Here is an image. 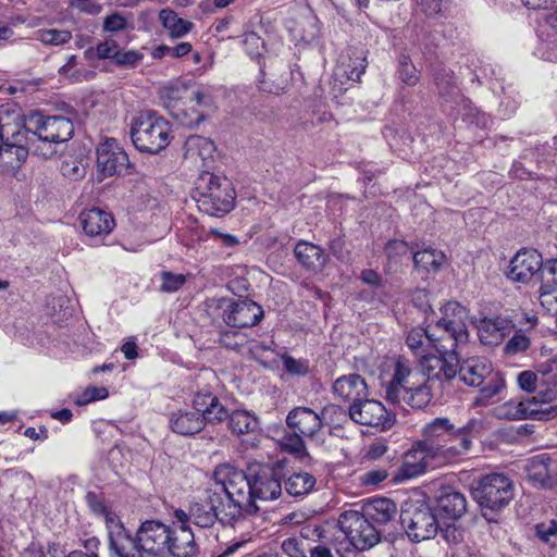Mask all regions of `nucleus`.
<instances>
[{"label": "nucleus", "mask_w": 557, "mask_h": 557, "mask_svg": "<svg viewBox=\"0 0 557 557\" xmlns=\"http://www.w3.org/2000/svg\"><path fill=\"white\" fill-rule=\"evenodd\" d=\"M193 100L198 106L196 116L188 121L189 125L199 124L210 113L214 111V100L211 90L206 87H200L193 92Z\"/></svg>", "instance_id": "obj_43"}, {"label": "nucleus", "mask_w": 557, "mask_h": 557, "mask_svg": "<svg viewBox=\"0 0 557 557\" xmlns=\"http://www.w3.org/2000/svg\"><path fill=\"white\" fill-rule=\"evenodd\" d=\"M284 468L281 463L265 466L251 478L252 499L273 500L282 493L281 479L284 475Z\"/></svg>", "instance_id": "obj_17"}, {"label": "nucleus", "mask_w": 557, "mask_h": 557, "mask_svg": "<svg viewBox=\"0 0 557 557\" xmlns=\"http://www.w3.org/2000/svg\"><path fill=\"white\" fill-rule=\"evenodd\" d=\"M436 506L442 518L457 520L467 511V499L462 493L446 487L440 492Z\"/></svg>", "instance_id": "obj_26"}, {"label": "nucleus", "mask_w": 557, "mask_h": 557, "mask_svg": "<svg viewBox=\"0 0 557 557\" xmlns=\"http://www.w3.org/2000/svg\"><path fill=\"white\" fill-rule=\"evenodd\" d=\"M226 507L222 502L221 493L207 487L189 506L190 521L200 528H211L216 521L221 523H233L224 521L223 517Z\"/></svg>", "instance_id": "obj_13"}, {"label": "nucleus", "mask_w": 557, "mask_h": 557, "mask_svg": "<svg viewBox=\"0 0 557 557\" xmlns=\"http://www.w3.org/2000/svg\"><path fill=\"white\" fill-rule=\"evenodd\" d=\"M171 127L156 112L141 111L131 125V138L134 146L143 152L158 153L170 144Z\"/></svg>", "instance_id": "obj_8"}, {"label": "nucleus", "mask_w": 557, "mask_h": 557, "mask_svg": "<svg viewBox=\"0 0 557 557\" xmlns=\"http://www.w3.org/2000/svg\"><path fill=\"white\" fill-rule=\"evenodd\" d=\"M139 547L152 557H193L197 545L188 525H170L161 520L150 519L137 529Z\"/></svg>", "instance_id": "obj_2"}, {"label": "nucleus", "mask_w": 557, "mask_h": 557, "mask_svg": "<svg viewBox=\"0 0 557 557\" xmlns=\"http://www.w3.org/2000/svg\"><path fill=\"white\" fill-rule=\"evenodd\" d=\"M517 384L527 393H534L539 388V396L543 403H550L557 399V381L555 379L540 383L537 373L525 370L518 374Z\"/></svg>", "instance_id": "obj_25"}, {"label": "nucleus", "mask_w": 557, "mask_h": 557, "mask_svg": "<svg viewBox=\"0 0 557 557\" xmlns=\"http://www.w3.org/2000/svg\"><path fill=\"white\" fill-rule=\"evenodd\" d=\"M423 438L418 443L435 457V463H450L467 454L469 442H457L456 425L446 417L425 423L421 430Z\"/></svg>", "instance_id": "obj_5"}, {"label": "nucleus", "mask_w": 557, "mask_h": 557, "mask_svg": "<svg viewBox=\"0 0 557 557\" xmlns=\"http://www.w3.org/2000/svg\"><path fill=\"white\" fill-rule=\"evenodd\" d=\"M406 345L410 351L419 358V362L422 361L423 358L434 356L432 352L431 330L421 326L412 327L407 334Z\"/></svg>", "instance_id": "obj_37"}, {"label": "nucleus", "mask_w": 557, "mask_h": 557, "mask_svg": "<svg viewBox=\"0 0 557 557\" xmlns=\"http://www.w3.org/2000/svg\"><path fill=\"white\" fill-rule=\"evenodd\" d=\"M552 465V458L547 454H541L530 458L524 466L528 480L536 486H548L552 482V473L554 471Z\"/></svg>", "instance_id": "obj_32"}, {"label": "nucleus", "mask_w": 557, "mask_h": 557, "mask_svg": "<svg viewBox=\"0 0 557 557\" xmlns=\"http://www.w3.org/2000/svg\"><path fill=\"white\" fill-rule=\"evenodd\" d=\"M317 480L309 472H294L285 479L284 488L287 495L302 497L311 493Z\"/></svg>", "instance_id": "obj_40"}, {"label": "nucleus", "mask_w": 557, "mask_h": 557, "mask_svg": "<svg viewBox=\"0 0 557 557\" xmlns=\"http://www.w3.org/2000/svg\"><path fill=\"white\" fill-rule=\"evenodd\" d=\"M79 220L84 232L90 237L108 235L114 227L113 216L99 208L83 211L79 215Z\"/></svg>", "instance_id": "obj_23"}, {"label": "nucleus", "mask_w": 557, "mask_h": 557, "mask_svg": "<svg viewBox=\"0 0 557 557\" xmlns=\"http://www.w3.org/2000/svg\"><path fill=\"white\" fill-rule=\"evenodd\" d=\"M72 34L65 29H45L38 35V39L45 45L60 46L69 42Z\"/></svg>", "instance_id": "obj_50"}, {"label": "nucleus", "mask_w": 557, "mask_h": 557, "mask_svg": "<svg viewBox=\"0 0 557 557\" xmlns=\"http://www.w3.org/2000/svg\"><path fill=\"white\" fill-rule=\"evenodd\" d=\"M440 325L455 332L460 338L468 332V310L457 301H448L441 308Z\"/></svg>", "instance_id": "obj_27"}, {"label": "nucleus", "mask_w": 557, "mask_h": 557, "mask_svg": "<svg viewBox=\"0 0 557 557\" xmlns=\"http://www.w3.org/2000/svg\"><path fill=\"white\" fill-rule=\"evenodd\" d=\"M110 550L116 557H143L144 550L139 547L137 533L135 536L128 530L115 532L109 539Z\"/></svg>", "instance_id": "obj_35"}, {"label": "nucleus", "mask_w": 557, "mask_h": 557, "mask_svg": "<svg viewBox=\"0 0 557 557\" xmlns=\"http://www.w3.org/2000/svg\"><path fill=\"white\" fill-rule=\"evenodd\" d=\"M283 364L285 370L294 375H305L309 371V366L307 361L295 359L289 356L283 358Z\"/></svg>", "instance_id": "obj_59"}, {"label": "nucleus", "mask_w": 557, "mask_h": 557, "mask_svg": "<svg viewBox=\"0 0 557 557\" xmlns=\"http://www.w3.org/2000/svg\"><path fill=\"white\" fill-rule=\"evenodd\" d=\"M432 348L437 354L428 358H435L443 361H451L454 377L457 375L458 358L457 348L465 345L469 339V333H465V337L460 338L455 332L446 330L438 322L431 330Z\"/></svg>", "instance_id": "obj_16"}, {"label": "nucleus", "mask_w": 557, "mask_h": 557, "mask_svg": "<svg viewBox=\"0 0 557 557\" xmlns=\"http://www.w3.org/2000/svg\"><path fill=\"white\" fill-rule=\"evenodd\" d=\"M212 478L214 490L221 493L222 498L226 496L228 502L224 521H237L244 513L252 515L258 511L259 508L252 499L251 479L244 471L230 463H222L215 467Z\"/></svg>", "instance_id": "obj_4"}, {"label": "nucleus", "mask_w": 557, "mask_h": 557, "mask_svg": "<svg viewBox=\"0 0 557 557\" xmlns=\"http://www.w3.org/2000/svg\"><path fill=\"white\" fill-rule=\"evenodd\" d=\"M387 478V472L385 469H373L369 470L360 475V481L363 485H376L383 482Z\"/></svg>", "instance_id": "obj_62"}, {"label": "nucleus", "mask_w": 557, "mask_h": 557, "mask_svg": "<svg viewBox=\"0 0 557 557\" xmlns=\"http://www.w3.org/2000/svg\"><path fill=\"white\" fill-rule=\"evenodd\" d=\"M141 59L143 54L135 50L121 51L119 49L114 62L120 66L132 67L138 64Z\"/></svg>", "instance_id": "obj_57"}, {"label": "nucleus", "mask_w": 557, "mask_h": 557, "mask_svg": "<svg viewBox=\"0 0 557 557\" xmlns=\"http://www.w3.org/2000/svg\"><path fill=\"white\" fill-rule=\"evenodd\" d=\"M87 172V164L84 160L69 159L64 160L61 164V173L64 177L77 181L83 178Z\"/></svg>", "instance_id": "obj_49"}, {"label": "nucleus", "mask_w": 557, "mask_h": 557, "mask_svg": "<svg viewBox=\"0 0 557 557\" xmlns=\"http://www.w3.org/2000/svg\"><path fill=\"white\" fill-rule=\"evenodd\" d=\"M161 290L166 293H174L178 290L186 282V276L184 274H175L172 272H162L161 273Z\"/></svg>", "instance_id": "obj_54"}, {"label": "nucleus", "mask_w": 557, "mask_h": 557, "mask_svg": "<svg viewBox=\"0 0 557 557\" xmlns=\"http://www.w3.org/2000/svg\"><path fill=\"white\" fill-rule=\"evenodd\" d=\"M445 255L441 250L425 248L413 255L416 268L425 272H437L445 262Z\"/></svg>", "instance_id": "obj_42"}, {"label": "nucleus", "mask_w": 557, "mask_h": 557, "mask_svg": "<svg viewBox=\"0 0 557 557\" xmlns=\"http://www.w3.org/2000/svg\"><path fill=\"white\" fill-rule=\"evenodd\" d=\"M540 36L537 52L544 60L557 61V10L546 17L541 26Z\"/></svg>", "instance_id": "obj_31"}, {"label": "nucleus", "mask_w": 557, "mask_h": 557, "mask_svg": "<svg viewBox=\"0 0 557 557\" xmlns=\"http://www.w3.org/2000/svg\"><path fill=\"white\" fill-rule=\"evenodd\" d=\"M434 83L441 97L453 98L458 94L453 71L441 67L434 73Z\"/></svg>", "instance_id": "obj_45"}, {"label": "nucleus", "mask_w": 557, "mask_h": 557, "mask_svg": "<svg viewBox=\"0 0 557 557\" xmlns=\"http://www.w3.org/2000/svg\"><path fill=\"white\" fill-rule=\"evenodd\" d=\"M400 521L408 537L414 542L430 540L440 530L433 509L423 499L406 502L401 508Z\"/></svg>", "instance_id": "obj_9"}, {"label": "nucleus", "mask_w": 557, "mask_h": 557, "mask_svg": "<svg viewBox=\"0 0 557 557\" xmlns=\"http://www.w3.org/2000/svg\"><path fill=\"white\" fill-rule=\"evenodd\" d=\"M294 251L298 262L309 270H321L326 262L323 249L314 244L300 240Z\"/></svg>", "instance_id": "obj_36"}, {"label": "nucleus", "mask_w": 557, "mask_h": 557, "mask_svg": "<svg viewBox=\"0 0 557 557\" xmlns=\"http://www.w3.org/2000/svg\"><path fill=\"white\" fill-rule=\"evenodd\" d=\"M159 20L172 39L183 38L194 28V24L190 21L180 17L171 9H162L159 12Z\"/></svg>", "instance_id": "obj_39"}, {"label": "nucleus", "mask_w": 557, "mask_h": 557, "mask_svg": "<svg viewBox=\"0 0 557 557\" xmlns=\"http://www.w3.org/2000/svg\"><path fill=\"white\" fill-rule=\"evenodd\" d=\"M207 422L208 420L195 409L177 410L170 418L172 431L184 436L199 433Z\"/></svg>", "instance_id": "obj_28"}, {"label": "nucleus", "mask_w": 557, "mask_h": 557, "mask_svg": "<svg viewBox=\"0 0 557 557\" xmlns=\"http://www.w3.org/2000/svg\"><path fill=\"white\" fill-rule=\"evenodd\" d=\"M228 425L234 434L243 435L253 433L259 426V421L247 410H236L230 414Z\"/></svg>", "instance_id": "obj_41"}, {"label": "nucleus", "mask_w": 557, "mask_h": 557, "mask_svg": "<svg viewBox=\"0 0 557 557\" xmlns=\"http://www.w3.org/2000/svg\"><path fill=\"white\" fill-rule=\"evenodd\" d=\"M385 252L389 259H396L406 256L409 252V247L406 242L395 239L387 243Z\"/></svg>", "instance_id": "obj_64"}, {"label": "nucleus", "mask_w": 557, "mask_h": 557, "mask_svg": "<svg viewBox=\"0 0 557 557\" xmlns=\"http://www.w3.org/2000/svg\"><path fill=\"white\" fill-rule=\"evenodd\" d=\"M347 57L348 61L343 57L342 61L336 65L334 75L338 77L345 76L348 81L358 82L368 65L364 51L350 49Z\"/></svg>", "instance_id": "obj_33"}, {"label": "nucleus", "mask_w": 557, "mask_h": 557, "mask_svg": "<svg viewBox=\"0 0 557 557\" xmlns=\"http://www.w3.org/2000/svg\"><path fill=\"white\" fill-rule=\"evenodd\" d=\"M472 495L483 509L498 511L513 497L512 482L504 474L491 473L480 480Z\"/></svg>", "instance_id": "obj_11"}, {"label": "nucleus", "mask_w": 557, "mask_h": 557, "mask_svg": "<svg viewBox=\"0 0 557 557\" xmlns=\"http://www.w3.org/2000/svg\"><path fill=\"white\" fill-rule=\"evenodd\" d=\"M543 267L542 256L536 250L523 249L510 261L508 277L515 282H529Z\"/></svg>", "instance_id": "obj_19"}, {"label": "nucleus", "mask_w": 557, "mask_h": 557, "mask_svg": "<svg viewBox=\"0 0 557 557\" xmlns=\"http://www.w3.org/2000/svg\"><path fill=\"white\" fill-rule=\"evenodd\" d=\"M349 418L362 425L379 428L381 430L389 429L394 423V414L385 406L368 397L351 404L348 409Z\"/></svg>", "instance_id": "obj_14"}, {"label": "nucleus", "mask_w": 557, "mask_h": 557, "mask_svg": "<svg viewBox=\"0 0 557 557\" xmlns=\"http://www.w3.org/2000/svg\"><path fill=\"white\" fill-rule=\"evenodd\" d=\"M398 77L408 86L417 85L420 79L416 66L407 55L399 58Z\"/></svg>", "instance_id": "obj_48"}, {"label": "nucleus", "mask_w": 557, "mask_h": 557, "mask_svg": "<svg viewBox=\"0 0 557 557\" xmlns=\"http://www.w3.org/2000/svg\"><path fill=\"white\" fill-rule=\"evenodd\" d=\"M475 326L480 342L487 346L500 344L510 331L509 321L500 317H484L476 321Z\"/></svg>", "instance_id": "obj_24"}, {"label": "nucleus", "mask_w": 557, "mask_h": 557, "mask_svg": "<svg viewBox=\"0 0 557 557\" xmlns=\"http://www.w3.org/2000/svg\"><path fill=\"white\" fill-rule=\"evenodd\" d=\"M185 150L187 158L197 160L200 159L203 165L213 160L215 153V146L209 138L193 135L185 141Z\"/></svg>", "instance_id": "obj_38"}, {"label": "nucleus", "mask_w": 557, "mask_h": 557, "mask_svg": "<svg viewBox=\"0 0 557 557\" xmlns=\"http://www.w3.org/2000/svg\"><path fill=\"white\" fill-rule=\"evenodd\" d=\"M441 465L435 463V457L416 442L412 448L404 454L401 465L396 470L394 480L404 482L425 473L429 468Z\"/></svg>", "instance_id": "obj_18"}, {"label": "nucleus", "mask_w": 557, "mask_h": 557, "mask_svg": "<svg viewBox=\"0 0 557 557\" xmlns=\"http://www.w3.org/2000/svg\"><path fill=\"white\" fill-rule=\"evenodd\" d=\"M419 368H412L409 360L398 357L394 362L392 379L385 385V399L404 408L426 407L433 394L443 384L454 379L451 361L423 358Z\"/></svg>", "instance_id": "obj_1"}, {"label": "nucleus", "mask_w": 557, "mask_h": 557, "mask_svg": "<svg viewBox=\"0 0 557 557\" xmlns=\"http://www.w3.org/2000/svg\"><path fill=\"white\" fill-rule=\"evenodd\" d=\"M536 535L544 543H550L553 539L557 537V522L553 520L536 525Z\"/></svg>", "instance_id": "obj_61"}, {"label": "nucleus", "mask_w": 557, "mask_h": 557, "mask_svg": "<svg viewBox=\"0 0 557 557\" xmlns=\"http://www.w3.org/2000/svg\"><path fill=\"white\" fill-rule=\"evenodd\" d=\"M21 132L24 148L42 158H51L57 153V146L70 140L74 134V125L67 117L45 115L33 112L27 116L21 113Z\"/></svg>", "instance_id": "obj_3"}, {"label": "nucleus", "mask_w": 557, "mask_h": 557, "mask_svg": "<svg viewBox=\"0 0 557 557\" xmlns=\"http://www.w3.org/2000/svg\"><path fill=\"white\" fill-rule=\"evenodd\" d=\"M126 18L117 12L109 14L103 20V30L108 33H117L126 28Z\"/></svg>", "instance_id": "obj_55"}, {"label": "nucleus", "mask_w": 557, "mask_h": 557, "mask_svg": "<svg viewBox=\"0 0 557 557\" xmlns=\"http://www.w3.org/2000/svg\"><path fill=\"white\" fill-rule=\"evenodd\" d=\"M282 550L289 557H308L306 555V548L304 547V541L294 537H288L283 541Z\"/></svg>", "instance_id": "obj_56"}, {"label": "nucleus", "mask_w": 557, "mask_h": 557, "mask_svg": "<svg viewBox=\"0 0 557 557\" xmlns=\"http://www.w3.org/2000/svg\"><path fill=\"white\" fill-rule=\"evenodd\" d=\"M492 363L484 357H470L458 363L457 373L460 381L473 387L481 386L492 371Z\"/></svg>", "instance_id": "obj_22"}, {"label": "nucleus", "mask_w": 557, "mask_h": 557, "mask_svg": "<svg viewBox=\"0 0 557 557\" xmlns=\"http://www.w3.org/2000/svg\"><path fill=\"white\" fill-rule=\"evenodd\" d=\"M180 94V88L174 86H165L160 90V97L166 109L174 110L177 108V102L181 98Z\"/></svg>", "instance_id": "obj_58"}, {"label": "nucleus", "mask_w": 557, "mask_h": 557, "mask_svg": "<svg viewBox=\"0 0 557 557\" xmlns=\"http://www.w3.org/2000/svg\"><path fill=\"white\" fill-rule=\"evenodd\" d=\"M129 160L116 139L106 138L97 147V170L100 180L127 171Z\"/></svg>", "instance_id": "obj_15"}, {"label": "nucleus", "mask_w": 557, "mask_h": 557, "mask_svg": "<svg viewBox=\"0 0 557 557\" xmlns=\"http://www.w3.org/2000/svg\"><path fill=\"white\" fill-rule=\"evenodd\" d=\"M338 527L349 543L358 550H367L381 540L382 530L369 521L363 512L346 510L338 518Z\"/></svg>", "instance_id": "obj_10"}, {"label": "nucleus", "mask_w": 557, "mask_h": 557, "mask_svg": "<svg viewBox=\"0 0 557 557\" xmlns=\"http://www.w3.org/2000/svg\"><path fill=\"white\" fill-rule=\"evenodd\" d=\"M480 387L482 399L488 400L498 395L505 388L504 375L500 372H494L492 370L488 377L485 379L484 383Z\"/></svg>", "instance_id": "obj_47"}, {"label": "nucleus", "mask_w": 557, "mask_h": 557, "mask_svg": "<svg viewBox=\"0 0 557 557\" xmlns=\"http://www.w3.org/2000/svg\"><path fill=\"white\" fill-rule=\"evenodd\" d=\"M218 309L222 320L232 327H250L260 322L263 309L250 299L221 298L218 300Z\"/></svg>", "instance_id": "obj_12"}, {"label": "nucleus", "mask_w": 557, "mask_h": 557, "mask_svg": "<svg viewBox=\"0 0 557 557\" xmlns=\"http://www.w3.org/2000/svg\"><path fill=\"white\" fill-rule=\"evenodd\" d=\"M459 115L463 122L479 128H487L492 123L491 117L474 108L469 99L461 100Z\"/></svg>", "instance_id": "obj_44"}, {"label": "nucleus", "mask_w": 557, "mask_h": 557, "mask_svg": "<svg viewBox=\"0 0 557 557\" xmlns=\"http://www.w3.org/2000/svg\"><path fill=\"white\" fill-rule=\"evenodd\" d=\"M196 411L202 414L209 423L220 422L227 417V410L219 398L209 391L198 392L193 399Z\"/></svg>", "instance_id": "obj_29"}, {"label": "nucleus", "mask_w": 557, "mask_h": 557, "mask_svg": "<svg viewBox=\"0 0 557 557\" xmlns=\"http://www.w3.org/2000/svg\"><path fill=\"white\" fill-rule=\"evenodd\" d=\"M540 403L544 404L542 399L539 401L536 397L527 398L518 404L509 405L513 412H511V418L521 420V419H534V420H548L553 412L557 411V407H546L542 408Z\"/></svg>", "instance_id": "obj_34"}, {"label": "nucleus", "mask_w": 557, "mask_h": 557, "mask_svg": "<svg viewBox=\"0 0 557 557\" xmlns=\"http://www.w3.org/2000/svg\"><path fill=\"white\" fill-rule=\"evenodd\" d=\"M25 138L21 132V110L16 106L0 108V166L15 169L27 158L23 144Z\"/></svg>", "instance_id": "obj_7"}, {"label": "nucleus", "mask_w": 557, "mask_h": 557, "mask_svg": "<svg viewBox=\"0 0 557 557\" xmlns=\"http://www.w3.org/2000/svg\"><path fill=\"white\" fill-rule=\"evenodd\" d=\"M481 430V421L476 419L469 420L463 426H456V438L457 443L462 442L465 438L469 442L467 447V454L470 451L472 447V438L475 434H478Z\"/></svg>", "instance_id": "obj_52"}, {"label": "nucleus", "mask_w": 557, "mask_h": 557, "mask_svg": "<svg viewBox=\"0 0 557 557\" xmlns=\"http://www.w3.org/2000/svg\"><path fill=\"white\" fill-rule=\"evenodd\" d=\"M364 516L377 529L392 522L397 513L396 504L388 498H375L363 506Z\"/></svg>", "instance_id": "obj_30"}, {"label": "nucleus", "mask_w": 557, "mask_h": 557, "mask_svg": "<svg viewBox=\"0 0 557 557\" xmlns=\"http://www.w3.org/2000/svg\"><path fill=\"white\" fill-rule=\"evenodd\" d=\"M195 185L194 198L201 212L211 216H222L234 208L235 190L226 176L202 171Z\"/></svg>", "instance_id": "obj_6"}, {"label": "nucleus", "mask_w": 557, "mask_h": 557, "mask_svg": "<svg viewBox=\"0 0 557 557\" xmlns=\"http://www.w3.org/2000/svg\"><path fill=\"white\" fill-rule=\"evenodd\" d=\"M531 345L530 338L521 333L517 332L506 344L505 352L507 355H517L520 352H524L529 349Z\"/></svg>", "instance_id": "obj_53"}, {"label": "nucleus", "mask_w": 557, "mask_h": 557, "mask_svg": "<svg viewBox=\"0 0 557 557\" xmlns=\"http://www.w3.org/2000/svg\"><path fill=\"white\" fill-rule=\"evenodd\" d=\"M347 412L339 406L330 404L320 412V418L322 420V426L324 424L329 425H341V423L346 419Z\"/></svg>", "instance_id": "obj_51"}, {"label": "nucleus", "mask_w": 557, "mask_h": 557, "mask_svg": "<svg viewBox=\"0 0 557 557\" xmlns=\"http://www.w3.org/2000/svg\"><path fill=\"white\" fill-rule=\"evenodd\" d=\"M301 434L294 432L292 435H286L282 438V446L290 453H301L305 449V444Z\"/></svg>", "instance_id": "obj_63"}, {"label": "nucleus", "mask_w": 557, "mask_h": 557, "mask_svg": "<svg viewBox=\"0 0 557 557\" xmlns=\"http://www.w3.org/2000/svg\"><path fill=\"white\" fill-rule=\"evenodd\" d=\"M333 394L345 401L357 403L369 396L366 380L356 373L336 379L332 386Z\"/></svg>", "instance_id": "obj_21"}, {"label": "nucleus", "mask_w": 557, "mask_h": 557, "mask_svg": "<svg viewBox=\"0 0 557 557\" xmlns=\"http://www.w3.org/2000/svg\"><path fill=\"white\" fill-rule=\"evenodd\" d=\"M109 396V392L106 387L90 386L85 389L82 395V399H78L77 405H85L90 401L106 399Z\"/></svg>", "instance_id": "obj_60"}, {"label": "nucleus", "mask_w": 557, "mask_h": 557, "mask_svg": "<svg viewBox=\"0 0 557 557\" xmlns=\"http://www.w3.org/2000/svg\"><path fill=\"white\" fill-rule=\"evenodd\" d=\"M119 44L114 39H106L102 42H99L95 48H88L84 52V57L87 60H104L112 59L115 60L116 53L119 52Z\"/></svg>", "instance_id": "obj_46"}, {"label": "nucleus", "mask_w": 557, "mask_h": 557, "mask_svg": "<svg viewBox=\"0 0 557 557\" xmlns=\"http://www.w3.org/2000/svg\"><path fill=\"white\" fill-rule=\"evenodd\" d=\"M289 429L304 436L312 437L322 429L320 413L308 407H297L286 418Z\"/></svg>", "instance_id": "obj_20"}]
</instances>
